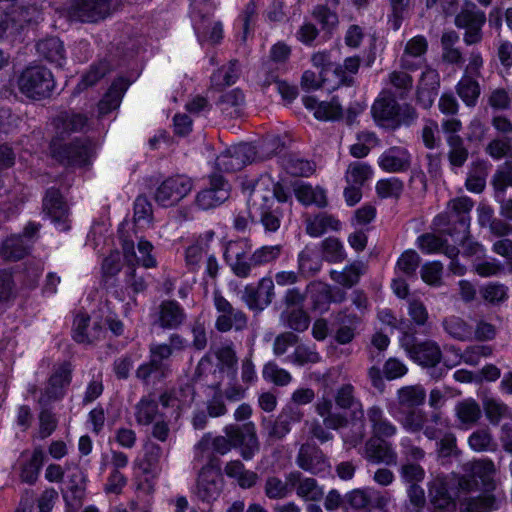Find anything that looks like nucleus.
Here are the masks:
<instances>
[{
    "label": "nucleus",
    "mask_w": 512,
    "mask_h": 512,
    "mask_svg": "<svg viewBox=\"0 0 512 512\" xmlns=\"http://www.w3.org/2000/svg\"><path fill=\"white\" fill-rule=\"evenodd\" d=\"M305 223L306 232L312 237H319L329 229L338 230L340 228L339 220L327 213H320L314 217H307Z\"/></svg>",
    "instance_id": "obj_36"
},
{
    "label": "nucleus",
    "mask_w": 512,
    "mask_h": 512,
    "mask_svg": "<svg viewBox=\"0 0 512 512\" xmlns=\"http://www.w3.org/2000/svg\"><path fill=\"white\" fill-rule=\"evenodd\" d=\"M333 326L335 327L334 340L340 345L351 343L357 334L360 318L347 309L338 311L333 315Z\"/></svg>",
    "instance_id": "obj_19"
},
{
    "label": "nucleus",
    "mask_w": 512,
    "mask_h": 512,
    "mask_svg": "<svg viewBox=\"0 0 512 512\" xmlns=\"http://www.w3.org/2000/svg\"><path fill=\"white\" fill-rule=\"evenodd\" d=\"M230 186L222 175L214 174L210 177V186L200 191L196 196V205L208 210L225 202L230 195Z\"/></svg>",
    "instance_id": "obj_16"
},
{
    "label": "nucleus",
    "mask_w": 512,
    "mask_h": 512,
    "mask_svg": "<svg viewBox=\"0 0 512 512\" xmlns=\"http://www.w3.org/2000/svg\"><path fill=\"white\" fill-rule=\"evenodd\" d=\"M296 198L304 205L315 204L318 207L327 205L326 195L323 189L313 188L308 184H299L294 189Z\"/></svg>",
    "instance_id": "obj_48"
},
{
    "label": "nucleus",
    "mask_w": 512,
    "mask_h": 512,
    "mask_svg": "<svg viewBox=\"0 0 512 512\" xmlns=\"http://www.w3.org/2000/svg\"><path fill=\"white\" fill-rule=\"evenodd\" d=\"M43 209L57 229L66 231L70 228L68 207L57 189L47 190L43 200Z\"/></svg>",
    "instance_id": "obj_17"
},
{
    "label": "nucleus",
    "mask_w": 512,
    "mask_h": 512,
    "mask_svg": "<svg viewBox=\"0 0 512 512\" xmlns=\"http://www.w3.org/2000/svg\"><path fill=\"white\" fill-rule=\"evenodd\" d=\"M468 444L472 450L482 452L491 450L494 442L488 429H478L469 436Z\"/></svg>",
    "instance_id": "obj_64"
},
{
    "label": "nucleus",
    "mask_w": 512,
    "mask_h": 512,
    "mask_svg": "<svg viewBox=\"0 0 512 512\" xmlns=\"http://www.w3.org/2000/svg\"><path fill=\"white\" fill-rule=\"evenodd\" d=\"M29 245L22 236H10L2 244L0 255L10 261L22 259L28 253Z\"/></svg>",
    "instance_id": "obj_45"
},
{
    "label": "nucleus",
    "mask_w": 512,
    "mask_h": 512,
    "mask_svg": "<svg viewBox=\"0 0 512 512\" xmlns=\"http://www.w3.org/2000/svg\"><path fill=\"white\" fill-rule=\"evenodd\" d=\"M344 501L356 512H371L375 508H385L390 496L372 488L354 489L345 495Z\"/></svg>",
    "instance_id": "obj_13"
},
{
    "label": "nucleus",
    "mask_w": 512,
    "mask_h": 512,
    "mask_svg": "<svg viewBox=\"0 0 512 512\" xmlns=\"http://www.w3.org/2000/svg\"><path fill=\"white\" fill-rule=\"evenodd\" d=\"M287 479L292 485V490L296 489L297 496L305 501H320L324 496L323 488L316 479L304 477L299 471L288 473Z\"/></svg>",
    "instance_id": "obj_20"
},
{
    "label": "nucleus",
    "mask_w": 512,
    "mask_h": 512,
    "mask_svg": "<svg viewBox=\"0 0 512 512\" xmlns=\"http://www.w3.org/2000/svg\"><path fill=\"white\" fill-rule=\"evenodd\" d=\"M485 23V12L477 8L475 4L464 7L454 20L455 26L458 29L464 30L463 42L467 46L477 45L482 42Z\"/></svg>",
    "instance_id": "obj_5"
},
{
    "label": "nucleus",
    "mask_w": 512,
    "mask_h": 512,
    "mask_svg": "<svg viewBox=\"0 0 512 512\" xmlns=\"http://www.w3.org/2000/svg\"><path fill=\"white\" fill-rule=\"evenodd\" d=\"M127 85L125 81L120 80L114 82L108 92L104 95V97L98 103V110L100 115H105L112 110L116 109L121 102L124 91L126 90Z\"/></svg>",
    "instance_id": "obj_43"
},
{
    "label": "nucleus",
    "mask_w": 512,
    "mask_h": 512,
    "mask_svg": "<svg viewBox=\"0 0 512 512\" xmlns=\"http://www.w3.org/2000/svg\"><path fill=\"white\" fill-rule=\"evenodd\" d=\"M255 147L249 143H240L222 152L216 159V166L225 172H236L256 160Z\"/></svg>",
    "instance_id": "obj_10"
},
{
    "label": "nucleus",
    "mask_w": 512,
    "mask_h": 512,
    "mask_svg": "<svg viewBox=\"0 0 512 512\" xmlns=\"http://www.w3.org/2000/svg\"><path fill=\"white\" fill-rule=\"evenodd\" d=\"M426 397V390L421 384L404 385L397 389L395 401L389 403L388 409L394 416H398L404 410L421 407Z\"/></svg>",
    "instance_id": "obj_15"
},
{
    "label": "nucleus",
    "mask_w": 512,
    "mask_h": 512,
    "mask_svg": "<svg viewBox=\"0 0 512 512\" xmlns=\"http://www.w3.org/2000/svg\"><path fill=\"white\" fill-rule=\"evenodd\" d=\"M158 414V402L153 395L142 397L135 405V419L139 425H151Z\"/></svg>",
    "instance_id": "obj_39"
},
{
    "label": "nucleus",
    "mask_w": 512,
    "mask_h": 512,
    "mask_svg": "<svg viewBox=\"0 0 512 512\" xmlns=\"http://www.w3.org/2000/svg\"><path fill=\"white\" fill-rule=\"evenodd\" d=\"M448 145V161L452 167H462L468 157L469 150L465 145L464 139L460 136L446 137Z\"/></svg>",
    "instance_id": "obj_47"
},
{
    "label": "nucleus",
    "mask_w": 512,
    "mask_h": 512,
    "mask_svg": "<svg viewBox=\"0 0 512 512\" xmlns=\"http://www.w3.org/2000/svg\"><path fill=\"white\" fill-rule=\"evenodd\" d=\"M71 373L72 369L69 363H63L54 371L48 381L45 392L39 398V403L42 406L63 397L66 387L71 382Z\"/></svg>",
    "instance_id": "obj_18"
},
{
    "label": "nucleus",
    "mask_w": 512,
    "mask_h": 512,
    "mask_svg": "<svg viewBox=\"0 0 512 512\" xmlns=\"http://www.w3.org/2000/svg\"><path fill=\"white\" fill-rule=\"evenodd\" d=\"M208 245L202 239L187 247L185 250L186 267L191 272L199 271L204 255H207Z\"/></svg>",
    "instance_id": "obj_55"
},
{
    "label": "nucleus",
    "mask_w": 512,
    "mask_h": 512,
    "mask_svg": "<svg viewBox=\"0 0 512 512\" xmlns=\"http://www.w3.org/2000/svg\"><path fill=\"white\" fill-rule=\"evenodd\" d=\"M192 189V180L186 176L178 175L163 181L155 192V201L163 206L169 207L177 204Z\"/></svg>",
    "instance_id": "obj_11"
},
{
    "label": "nucleus",
    "mask_w": 512,
    "mask_h": 512,
    "mask_svg": "<svg viewBox=\"0 0 512 512\" xmlns=\"http://www.w3.org/2000/svg\"><path fill=\"white\" fill-rule=\"evenodd\" d=\"M239 77V64L237 60H231L227 67H222L211 76V85L216 89H222L232 85Z\"/></svg>",
    "instance_id": "obj_51"
},
{
    "label": "nucleus",
    "mask_w": 512,
    "mask_h": 512,
    "mask_svg": "<svg viewBox=\"0 0 512 512\" xmlns=\"http://www.w3.org/2000/svg\"><path fill=\"white\" fill-rule=\"evenodd\" d=\"M459 35L454 30L444 31L441 35V59L444 63L456 66L464 64V57L457 44Z\"/></svg>",
    "instance_id": "obj_28"
},
{
    "label": "nucleus",
    "mask_w": 512,
    "mask_h": 512,
    "mask_svg": "<svg viewBox=\"0 0 512 512\" xmlns=\"http://www.w3.org/2000/svg\"><path fill=\"white\" fill-rule=\"evenodd\" d=\"M122 0H74L68 7L70 20L96 23L116 11Z\"/></svg>",
    "instance_id": "obj_2"
},
{
    "label": "nucleus",
    "mask_w": 512,
    "mask_h": 512,
    "mask_svg": "<svg viewBox=\"0 0 512 512\" xmlns=\"http://www.w3.org/2000/svg\"><path fill=\"white\" fill-rule=\"evenodd\" d=\"M485 152L496 160L507 156L512 158V136H501L492 139L487 144Z\"/></svg>",
    "instance_id": "obj_56"
},
{
    "label": "nucleus",
    "mask_w": 512,
    "mask_h": 512,
    "mask_svg": "<svg viewBox=\"0 0 512 512\" xmlns=\"http://www.w3.org/2000/svg\"><path fill=\"white\" fill-rule=\"evenodd\" d=\"M36 50L39 56L58 67H62L66 61L64 45L57 37H50L39 41L36 45Z\"/></svg>",
    "instance_id": "obj_30"
},
{
    "label": "nucleus",
    "mask_w": 512,
    "mask_h": 512,
    "mask_svg": "<svg viewBox=\"0 0 512 512\" xmlns=\"http://www.w3.org/2000/svg\"><path fill=\"white\" fill-rule=\"evenodd\" d=\"M262 375L264 379L274 383L277 386H286L292 380L290 373L285 369L280 368L274 362H268L264 365Z\"/></svg>",
    "instance_id": "obj_61"
},
{
    "label": "nucleus",
    "mask_w": 512,
    "mask_h": 512,
    "mask_svg": "<svg viewBox=\"0 0 512 512\" xmlns=\"http://www.w3.org/2000/svg\"><path fill=\"white\" fill-rule=\"evenodd\" d=\"M372 171L369 165L362 162L351 163L346 171V181L349 185L362 186L370 177Z\"/></svg>",
    "instance_id": "obj_59"
},
{
    "label": "nucleus",
    "mask_w": 512,
    "mask_h": 512,
    "mask_svg": "<svg viewBox=\"0 0 512 512\" xmlns=\"http://www.w3.org/2000/svg\"><path fill=\"white\" fill-rule=\"evenodd\" d=\"M282 210L273 198L254 195L249 204V216L254 222H259L267 232H276L281 225Z\"/></svg>",
    "instance_id": "obj_6"
},
{
    "label": "nucleus",
    "mask_w": 512,
    "mask_h": 512,
    "mask_svg": "<svg viewBox=\"0 0 512 512\" xmlns=\"http://www.w3.org/2000/svg\"><path fill=\"white\" fill-rule=\"evenodd\" d=\"M428 50V40L423 35H417L408 40L399 63L401 69L415 71L420 68V59Z\"/></svg>",
    "instance_id": "obj_21"
},
{
    "label": "nucleus",
    "mask_w": 512,
    "mask_h": 512,
    "mask_svg": "<svg viewBox=\"0 0 512 512\" xmlns=\"http://www.w3.org/2000/svg\"><path fill=\"white\" fill-rule=\"evenodd\" d=\"M367 418L371 425L373 437L391 438L397 433V426L385 415L380 406L373 405L367 410Z\"/></svg>",
    "instance_id": "obj_26"
},
{
    "label": "nucleus",
    "mask_w": 512,
    "mask_h": 512,
    "mask_svg": "<svg viewBox=\"0 0 512 512\" xmlns=\"http://www.w3.org/2000/svg\"><path fill=\"white\" fill-rule=\"evenodd\" d=\"M365 458L373 463H385L395 465L397 463V454L390 443L384 441V438L371 437L365 443Z\"/></svg>",
    "instance_id": "obj_22"
},
{
    "label": "nucleus",
    "mask_w": 512,
    "mask_h": 512,
    "mask_svg": "<svg viewBox=\"0 0 512 512\" xmlns=\"http://www.w3.org/2000/svg\"><path fill=\"white\" fill-rule=\"evenodd\" d=\"M186 318L184 310L176 301H164L159 309V324L162 328L174 329Z\"/></svg>",
    "instance_id": "obj_34"
},
{
    "label": "nucleus",
    "mask_w": 512,
    "mask_h": 512,
    "mask_svg": "<svg viewBox=\"0 0 512 512\" xmlns=\"http://www.w3.org/2000/svg\"><path fill=\"white\" fill-rule=\"evenodd\" d=\"M213 302L218 313L215 328L219 332H228L232 329L242 331L247 327L246 314L235 308L220 292L213 293Z\"/></svg>",
    "instance_id": "obj_7"
},
{
    "label": "nucleus",
    "mask_w": 512,
    "mask_h": 512,
    "mask_svg": "<svg viewBox=\"0 0 512 512\" xmlns=\"http://www.w3.org/2000/svg\"><path fill=\"white\" fill-rule=\"evenodd\" d=\"M487 171L483 163L475 164L466 179V188L474 193H480L485 188Z\"/></svg>",
    "instance_id": "obj_62"
},
{
    "label": "nucleus",
    "mask_w": 512,
    "mask_h": 512,
    "mask_svg": "<svg viewBox=\"0 0 512 512\" xmlns=\"http://www.w3.org/2000/svg\"><path fill=\"white\" fill-rule=\"evenodd\" d=\"M354 387L351 384H344L336 391L334 400L336 405L344 410L353 409L352 415L354 417L359 415L363 416L362 404L354 395Z\"/></svg>",
    "instance_id": "obj_41"
},
{
    "label": "nucleus",
    "mask_w": 512,
    "mask_h": 512,
    "mask_svg": "<svg viewBox=\"0 0 512 512\" xmlns=\"http://www.w3.org/2000/svg\"><path fill=\"white\" fill-rule=\"evenodd\" d=\"M280 320L283 324L296 332L308 329L310 317L303 308L285 309L281 312Z\"/></svg>",
    "instance_id": "obj_44"
},
{
    "label": "nucleus",
    "mask_w": 512,
    "mask_h": 512,
    "mask_svg": "<svg viewBox=\"0 0 512 512\" xmlns=\"http://www.w3.org/2000/svg\"><path fill=\"white\" fill-rule=\"evenodd\" d=\"M497 508L496 497L492 494L464 498L459 507L460 512H491Z\"/></svg>",
    "instance_id": "obj_42"
},
{
    "label": "nucleus",
    "mask_w": 512,
    "mask_h": 512,
    "mask_svg": "<svg viewBox=\"0 0 512 512\" xmlns=\"http://www.w3.org/2000/svg\"><path fill=\"white\" fill-rule=\"evenodd\" d=\"M87 123L88 118L85 115L74 112H62L55 119V126L61 135L83 131Z\"/></svg>",
    "instance_id": "obj_37"
},
{
    "label": "nucleus",
    "mask_w": 512,
    "mask_h": 512,
    "mask_svg": "<svg viewBox=\"0 0 512 512\" xmlns=\"http://www.w3.org/2000/svg\"><path fill=\"white\" fill-rule=\"evenodd\" d=\"M469 473L472 478L479 479L486 491L495 489L494 475L496 467L490 459H480L470 463Z\"/></svg>",
    "instance_id": "obj_33"
},
{
    "label": "nucleus",
    "mask_w": 512,
    "mask_h": 512,
    "mask_svg": "<svg viewBox=\"0 0 512 512\" xmlns=\"http://www.w3.org/2000/svg\"><path fill=\"white\" fill-rule=\"evenodd\" d=\"M211 449L214 453L225 455L232 449V447L226 435L212 437L210 433H207L195 446L197 458H204V454L209 452Z\"/></svg>",
    "instance_id": "obj_35"
},
{
    "label": "nucleus",
    "mask_w": 512,
    "mask_h": 512,
    "mask_svg": "<svg viewBox=\"0 0 512 512\" xmlns=\"http://www.w3.org/2000/svg\"><path fill=\"white\" fill-rule=\"evenodd\" d=\"M45 454L41 448H36L33 451L32 457L27 464H25L21 471L22 481L28 484H34L38 478L40 469L44 464Z\"/></svg>",
    "instance_id": "obj_53"
},
{
    "label": "nucleus",
    "mask_w": 512,
    "mask_h": 512,
    "mask_svg": "<svg viewBox=\"0 0 512 512\" xmlns=\"http://www.w3.org/2000/svg\"><path fill=\"white\" fill-rule=\"evenodd\" d=\"M306 292L312 302V309L326 311L331 303V287L321 281L311 282Z\"/></svg>",
    "instance_id": "obj_38"
},
{
    "label": "nucleus",
    "mask_w": 512,
    "mask_h": 512,
    "mask_svg": "<svg viewBox=\"0 0 512 512\" xmlns=\"http://www.w3.org/2000/svg\"><path fill=\"white\" fill-rule=\"evenodd\" d=\"M252 252V244L248 239H239L229 241L224 251V258L229 267L234 264V261H239L243 257Z\"/></svg>",
    "instance_id": "obj_54"
},
{
    "label": "nucleus",
    "mask_w": 512,
    "mask_h": 512,
    "mask_svg": "<svg viewBox=\"0 0 512 512\" xmlns=\"http://www.w3.org/2000/svg\"><path fill=\"white\" fill-rule=\"evenodd\" d=\"M409 71L394 70L388 76L389 84L399 92L400 98L406 97L413 87V78L408 73Z\"/></svg>",
    "instance_id": "obj_58"
},
{
    "label": "nucleus",
    "mask_w": 512,
    "mask_h": 512,
    "mask_svg": "<svg viewBox=\"0 0 512 512\" xmlns=\"http://www.w3.org/2000/svg\"><path fill=\"white\" fill-rule=\"evenodd\" d=\"M428 497L436 509H448L454 506L447 482L443 477L437 476L429 483Z\"/></svg>",
    "instance_id": "obj_31"
},
{
    "label": "nucleus",
    "mask_w": 512,
    "mask_h": 512,
    "mask_svg": "<svg viewBox=\"0 0 512 512\" xmlns=\"http://www.w3.org/2000/svg\"><path fill=\"white\" fill-rule=\"evenodd\" d=\"M473 270L480 277L488 278L503 274L505 266L500 261L491 258L489 260L475 262L473 264Z\"/></svg>",
    "instance_id": "obj_63"
},
{
    "label": "nucleus",
    "mask_w": 512,
    "mask_h": 512,
    "mask_svg": "<svg viewBox=\"0 0 512 512\" xmlns=\"http://www.w3.org/2000/svg\"><path fill=\"white\" fill-rule=\"evenodd\" d=\"M399 104L392 96H384L377 99L372 106V114L376 121L382 125L395 128Z\"/></svg>",
    "instance_id": "obj_29"
},
{
    "label": "nucleus",
    "mask_w": 512,
    "mask_h": 512,
    "mask_svg": "<svg viewBox=\"0 0 512 512\" xmlns=\"http://www.w3.org/2000/svg\"><path fill=\"white\" fill-rule=\"evenodd\" d=\"M315 408L317 414L323 418V424L328 429L338 430L347 426V416L340 412H333V404L330 399H320Z\"/></svg>",
    "instance_id": "obj_32"
},
{
    "label": "nucleus",
    "mask_w": 512,
    "mask_h": 512,
    "mask_svg": "<svg viewBox=\"0 0 512 512\" xmlns=\"http://www.w3.org/2000/svg\"><path fill=\"white\" fill-rule=\"evenodd\" d=\"M149 353V361L136 370V377L147 386L155 385L171 374V367L167 362L170 350L165 345H150Z\"/></svg>",
    "instance_id": "obj_3"
},
{
    "label": "nucleus",
    "mask_w": 512,
    "mask_h": 512,
    "mask_svg": "<svg viewBox=\"0 0 512 512\" xmlns=\"http://www.w3.org/2000/svg\"><path fill=\"white\" fill-rule=\"evenodd\" d=\"M444 330L454 339L469 341L473 339V327L464 319L450 316L443 321Z\"/></svg>",
    "instance_id": "obj_46"
},
{
    "label": "nucleus",
    "mask_w": 512,
    "mask_h": 512,
    "mask_svg": "<svg viewBox=\"0 0 512 512\" xmlns=\"http://www.w3.org/2000/svg\"><path fill=\"white\" fill-rule=\"evenodd\" d=\"M397 417L402 428L410 433L420 432L428 421L426 413L418 408L404 410Z\"/></svg>",
    "instance_id": "obj_49"
},
{
    "label": "nucleus",
    "mask_w": 512,
    "mask_h": 512,
    "mask_svg": "<svg viewBox=\"0 0 512 512\" xmlns=\"http://www.w3.org/2000/svg\"><path fill=\"white\" fill-rule=\"evenodd\" d=\"M456 91L462 101L468 107H474L477 104L481 94L479 82L470 75H463L456 86Z\"/></svg>",
    "instance_id": "obj_40"
},
{
    "label": "nucleus",
    "mask_w": 512,
    "mask_h": 512,
    "mask_svg": "<svg viewBox=\"0 0 512 512\" xmlns=\"http://www.w3.org/2000/svg\"><path fill=\"white\" fill-rule=\"evenodd\" d=\"M410 165L411 155L402 147H391L379 158V166L390 173L406 171Z\"/></svg>",
    "instance_id": "obj_23"
},
{
    "label": "nucleus",
    "mask_w": 512,
    "mask_h": 512,
    "mask_svg": "<svg viewBox=\"0 0 512 512\" xmlns=\"http://www.w3.org/2000/svg\"><path fill=\"white\" fill-rule=\"evenodd\" d=\"M303 103L307 109L314 110V116L319 120H337L343 115V109L337 97H333L329 102H318L316 98L307 96L303 98Z\"/></svg>",
    "instance_id": "obj_27"
},
{
    "label": "nucleus",
    "mask_w": 512,
    "mask_h": 512,
    "mask_svg": "<svg viewBox=\"0 0 512 512\" xmlns=\"http://www.w3.org/2000/svg\"><path fill=\"white\" fill-rule=\"evenodd\" d=\"M298 268L304 275H314L321 269V260L313 250L305 248L298 256Z\"/></svg>",
    "instance_id": "obj_60"
},
{
    "label": "nucleus",
    "mask_w": 512,
    "mask_h": 512,
    "mask_svg": "<svg viewBox=\"0 0 512 512\" xmlns=\"http://www.w3.org/2000/svg\"><path fill=\"white\" fill-rule=\"evenodd\" d=\"M449 207L452 213L449 216L448 221L457 222L460 226V231L465 235L470 226L469 213L473 207V201L468 197H459L451 200L449 202ZM446 218H448V216L440 215L436 220L440 223L441 221L446 220Z\"/></svg>",
    "instance_id": "obj_25"
},
{
    "label": "nucleus",
    "mask_w": 512,
    "mask_h": 512,
    "mask_svg": "<svg viewBox=\"0 0 512 512\" xmlns=\"http://www.w3.org/2000/svg\"><path fill=\"white\" fill-rule=\"evenodd\" d=\"M18 88L25 96L42 100L52 95L55 80L52 72L43 65H30L18 77Z\"/></svg>",
    "instance_id": "obj_1"
},
{
    "label": "nucleus",
    "mask_w": 512,
    "mask_h": 512,
    "mask_svg": "<svg viewBox=\"0 0 512 512\" xmlns=\"http://www.w3.org/2000/svg\"><path fill=\"white\" fill-rule=\"evenodd\" d=\"M297 466L311 474L324 473L330 468L328 457L318 445L312 442L303 443L296 456Z\"/></svg>",
    "instance_id": "obj_14"
},
{
    "label": "nucleus",
    "mask_w": 512,
    "mask_h": 512,
    "mask_svg": "<svg viewBox=\"0 0 512 512\" xmlns=\"http://www.w3.org/2000/svg\"><path fill=\"white\" fill-rule=\"evenodd\" d=\"M217 462L216 457H211L209 463L199 472L196 495L203 502L211 503L221 494L223 479L215 470Z\"/></svg>",
    "instance_id": "obj_9"
},
{
    "label": "nucleus",
    "mask_w": 512,
    "mask_h": 512,
    "mask_svg": "<svg viewBox=\"0 0 512 512\" xmlns=\"http://www.w3.org/2000/svg\"><path fill=\"white\" fill-rule=\"evenodd\" d=\"M400 343L408 356L422 367L434 368L442 359L440 346L433 340L418 342L414 335L405 332Z\"/></svg>",
    "instance_id": "obj_4"
},
{
    "label": "nucleus",
    "mask_w": 512,
    "mask_h": 512,
    "mask_svg": "<svg viewBox=\"0 0 512 512\" xmlns=\"http://www.w3.org/2000/svg\"><path fill=\"white\" fill-rule=\"evenodd\" d=\"M363 272L364 266L362 264H353L340 272L331 271L330 276L338 284L350 288L358 283Z\"/></svg>",
    "instance_id": "obj_57"
},
{
    "label": "nucleus",
    "mask_w": 512,
    "mask_h": 512,
    "mask_svg": "<svg viewBox=\"0 0 512 512\" xmlns=\"http://www.w3.org/2000/svg\"><path fill=\"white\" fill-rule=\"evenodd\" d=\"M93 152L90 142L85 140H76L69 144L52 145L53 157L67 166H82L87 164Z\"/></svg>",
    "instance_id": "obj_12"
},
{
    "label": "nucleus",
    "mask_w": 512,
    "mask_h": 512,
    "mask_svg": "<svg viewBox=\"0 0 512 512\" xmlns=\"http://www.w3.org/2000/svg\"><path fill=\"white\" fill-rule=\"evenodd\" d=\"M455 415L459 427L468 430L478 424L482 418V409L475 399L466 398L455 405Z\"/></svg>",
    "instance_id": "obj_24"
},
{
    "label": "nucleus",
    "mask_w": 512,
    "mask_h": 512,
    "mask_svg": "<svg viewBox=\"0 0 512 512\" xmlns=\"http://www.w3.org/2000/svg\"><path fill=\"white\" fill-rule=\"evenodd\" d=\"M224 433L230 441L232 448H241V456L244 460H250L259 451V442L252 422L243 427L230 424L225 426Z\"/></svg>",
    "instance_id": "obj_8"
},
{
    "label": "nucleus",
    "mask_w": 512,
    "mask_h": 512,
    "mask_svg": "<svg viewBox=\"0 0 512 512\" xmlns=\"http://www.w3.org/2000/svg\"><path fill=\"white\" fill-rule=\"evenodd\" d=\"M508 287L502 283L490 282L480 288V296L487 304L491 306H500L507 301Z\"/></svg>",
    "instance_id": "obj_50"
},
{
    "label": "nucleus",
    "mask_w": 512,
    "mask_h": 512,
    "mask_svg": "<svg viewBox=\"0 0 512 512\" xmlns=\"http://www.w3.org/2000/svg\"><path fill=\"white\" fill-rule=\"evenodd\" d=\"M264 492L269 499H284L291 494L292 485L288 481L287 476L285 480L276 476H270L265 481Z\"/></svg>",
    "instance_id": "obj_52"
}]
</instances>
